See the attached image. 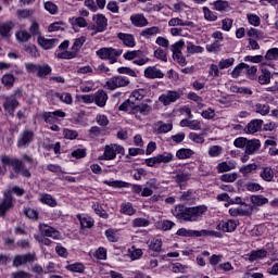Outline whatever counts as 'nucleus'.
Listing matches in <instances>:
<instances>
[{
	"label": "nucleus",
	"instance_id": "obj_1",
	"mask_svg": "<svg viewBox=\"0 0 278 278\" xmlns=\"http://www.w3.org/2000/svg\"><path fill=\"white\" fill-rule=\"evenodd\" d=\"M207 212V206L199 205L193 207H188L185 205H176L172 210L173 216L178 220H185V223H197L203 218V215Z\"/></svg>",
	"mask_w": 278,
	"mask_h": 278
},
{
	"label": "nucleus",
	"instance_id": "obj_2",
	"mask_svg": "<svg viewBox=\"0 0 278 278\" xmlns=\"http://www.w3.org/2000/svg\"><path fill=\"white\" fill-rule=\"evenodd\" d=\"M0 160L4 166H12L14 173L22 175V177H31V173H29V169L25 168L23 161L18 159H12L8 155L0 156Z\"/></svg>",
	"mask_w": 278,
	"mask_h": 278
},
{
	"label": "nucleus",
	"instance_id": "obj_3",
	"mask_svg": "<svg viewBox=\"0 0 278 278\" xmlns=\"http://www.w3.org/2000/svg\"><path fill=\"white\" fill-rule=\"evenodd\" d=\"M96 55H98L100 60H109L110 64H116L118 58L123 55V49L101 48L96 52Z\"/></svg>",
	"mask_w": 278,
	"mask_h": 278
},
{
	"label": "nucleus",
	"instance_id": "obj_4",
	"mask_svg": "<svg viewBox=\"0 0 278 278\" xmlns=\"http://www.w3.org/2000/svg\"><path fill=\"white\" fill-rule=\"evenodd\" d=\"M124 60H127L131 62L132 64H136L137 66H144V64H149L150 60L147 55H144V52L142 50H131L127 51L123 54Z\"/></svg>",
	"mask_w": 278,
	"mask_h": 278
},
{
	"label": "nucleus",
	"instance_id": "obj_5",
	"mask_svg": "<svg viewBox=\"0 0 278 278\" xmlns=\"http://www.w3.org/2000/svg\"><path fill=\"white\" fill-rule=\"evenodd\" d=\"M86 42V37L81 36L77 39H75L73 46H72V51L71 52H65V53H58V58H62L63 60H73V58H76L77 52L81 47H84V43Z\"/></svg>",
	"mask_w": 278,
	"mask_h": 278
},
{
	"label": "nucleus",
	"instance_id": "obj_6",
	"mask_svg": "<svg viewBox=\"0 0 278 278\" xmlns=\"http://www.w3.org/2000/svg\"><path fill=\"white\" fill-rule=\"evenodd\" d=\"M177 236H181L182 238H202L203 236H214V231L210 230H190L186 228H180L177 230Z\"/></svg>",
	"mask_w": 278,
	"mask_h": 278
},
{
	"label": "nucleus",
	"instance_id": "obj_7",
	"mask_svg": "<svg viewBox=\"0 0 278 278\" xmlns=\"http://www.w3.org/2000/svg\"><path fill=\"white\" fill-rule=\"evenodd\" d=\"M181 94L182 93L179 90H168L159 97V101L165 106L170 105V103H176V101H179V99H181Z\"/></svg>",
	"mask_w": 278,
	"mask_h": 278
},
{
	"label": "nucleus",
	"instance_id": "obj_8",
	"mask_svg": "<svg viewBox=\"0 0 278 278\" xmlns=\"http://www.w3.org/2000/svg\"><path fill=\"white\" fill-rule=\"evenodd\" d=\"M130 84L129 78L125 76H113L106 81L108 90H116V88H125Z\"/></svg>",
	"mask_w": 278,
	"mask_h": 278
},
{
	"label": "nucleus",
	"instance_id": "obj_9",
	"mask_svg": "<svg viewBox=\"0 0 278 278\" xmlns=\"http://www.w3.org/2000/svg\"><path fill=\"white\" fill-rule=\"evenodd\" d=\"M14 207V198L12 197V191H4L3 198L0 202V216H5V212Z\"/></svg>",
	"mask_w": 278,
	"mask_h": 278
},
{
	"label": "nucleus",
	"instance_id": "obj_10",
	"mask_svg": "<svg viewBox=\"0 0 278 278\" xmlns=\"http://www.w3.org/2000/svg\"><path fill=\"white\" fill-rule=\"evenodd\" d=\"M39 231L41 236H46V238H53V240H62V233H60V231L55 230V228L47 224H40Z\"/></svg>",
	"mask_w": 278,
	"mask_h": 278
},
{
	"label": "nucleus",
	"instance_id": "obj_11",
	"mask_svg": "<svg viewBox=\"0 0 278 278\" xmlns=\"http://www.w3.org/2000/svg\"><path fill=\"white\" fill-rule=\"evenodd\" d=\"M34 141V131L31 130H24L20 134L17 139V147L18 149H25L31 144Z\"/></svg>",
	"mask_w": 278,
	"mask_h": 278
},
{
	"label": "nucleus",
	"instance_id": "obj_12",
	"mask_svg": "<svg viewBox=\"0 0 278 278\" xmlns=\"http://www.w3.org/2000/svg\"><path fill=\"white\" fill-rule=\"evenodd\" d=\"M130 23L132 27H147L149 25V20L142 13H135L130 15Z\"/></svg>",
	"mask_w": 278,
	"mask_h": 278
},
{
	"label": "nucleus",
	"instance_id": "obj_13",
	"mask_svg": "<svg viewBox=\"0 0 278 278\" xmlns=\"http://www.w3.org/2000/svg\"><path fill=\"white\" fill-rule=\"evenodd\" d=\"M92 21L97 27V31H101L103 34V31L108 29V17H105V15L101 13L93 14Z\"/></svg>",
	"mask_w": 278,
	"mask_h": 278
},
{
	"label": "nucleus",
	"instance_id": "obj_14",
	"mask_svg": "<svg viewBox=\"0 0 278 278\" xmlns=\"http://www.w3.org/2000/svg\"><path fill=\"white\" fill-rule=\"evenodd\" d=\"M30 262H36V254L34 253H28L25 255H17L13 260V266L15 268H18V266H23V264H27Z\"/></svg>",
	"mask_w": 278,
	"mask_h": 278
},
{
	"label": "nucleus",
	"instance_id": "obj_15",
	"mask_svg": "<svg viewBox=\"0 0 278 278\" xmlns=\"http://www.w3.org/2000/svg\"><path fill=\"white\" fill-rule=\"evenodd\" d=\"M143 75L147 79H163L164 73H162V70L155 67V66H148L143 71Z\"/></svg>",
	"mask_w": 278,
	"mask_h": 278
},
{
	"label": "nucleus",
	"instance_id": "obj_16",
	"mask_svg": "<svg viewBox=\"0 0 278 278\" xmlns=\"http://www.w3.org/2000/svg\"><path fill=\"white\" fill-rule=\"evenodd\" d=\"M263 125H264V121H262V119H252L244 127L243 131L245 134H257V131H260V129H262Z\"/></svg>",
	"mask_w": 278,
	"mask_h": 278
},
{
	"label": "nucleus",
	"instance_id": "obj_17",
	"mask_svg": "<svg viewBox=\"0 0 278 278\" xmlns=\"http://www.w3.org/2000/svg\"><path fill=\"white\" fill-rule=\"evenodd\" d=\"M237 227H238V222L228 219L226 222L219 223V225L217 226V229H219V231H224L225 233H231L236 231Z\"/></svg>",
	"mask_w": 278,
	"mask_h": 278
},
{
	"label": "nucleus",
	"instance_id": "obj_18",
	"mask_svg": "<svg viewBox=\"0 0 278 278\" xmlns=\"http://www.w3.org/2000/svg\"><path fill=\"white\" fill-rule=\"evenodd\" d=\"M93 103H96L98 108H105L108 103V92L98 90L93 93Z\"/></svg>",
	"mask_w": 278,
	"mask_h": 278
},
{
	"label": "nucleus",
	"instance_id": "obj_19",
	"mask_svg": "<svg viewBox=\"0 0 278 278\" xmlns=\"http://www.w3.org/2000/svg\"><path fill=\"white\" fill-rule=\"evenodd\" d=\"M117 38L122 40L125 47H129L130 49H134V47H136V37H134V35L131 34L118 33Z\"/></svg>",
	"mask_w": 278,
	"mask_h": 278
},
{
	"label": "nucleus",
	"instance_id": "obj_20",
	"mask_svg": "<svg viewBox=\"0 0 278 278\" xmlns=\"http://www.w3.org/2000/svg\"><path fill=\"white\" fill-rule=\"evenodd\" d=\"M260 147H262V143L258 139H252L248 140V143L245 144V155H253L256 151H260Z\"/></svg>",
	"mask_w": 278,
	"mask_h": 278
},
{
	"label": "nucleus",
	"instance_id": "obj_21",
	"mask_svg": "<svg viewBox=\"0 0 278 278\" xmlns=\"http://www.w3.org/2000/svg\"><path fill=\"white\" fill-rule=\"evenodd\" d=\"M37 42L39 46H41L42 49L46 50L53 49V47H58V45H60L58 39H48L45 37H38Z\"/></svg>",
	"mask_w": 278,
	"mask_h": 278
},
{
	"label": "nucleus",
	"instance_id": "obj_22",
	"mask_svg": "<svg viewBox=\"0 0 278 278\" xmlns=\"http://www.w3.org/2000/svg\"><path fill=\"white\" fill-rule=\"evenodd\" d=\"M169 27H194V23L190 21H184L179 17H173L168 21Z\"/></svg>",
	"mask_w": 278,
	"mask_h": 278
},
{
	"label": "nucleus",
	"instance_id": "obj_23",
	"mask_svg": "<svg viewBox=\"0 0 278 278\" xmlns=\"http://www.w3.org/2000/svg\"><path fill=\"white\" fill-rule=\"evenodd\" d=\"M3 108H4L5 112H8L11 116H14V110H16V108H18V100H16V98H14V97L9 98L3 103Z\"/></svg>",
	"mask_w": 278,
	"mask_h": 278
},
{
	"label": "nucleus",
	"instance_id": "obj_24",
	"mask_svg": "<svg viewBox=\"0 0 278 278\" xmlns=\"http://www.w3.org/2000/svg\"><path fill=\"white\" fill-rule=\"evenodd\" d=\"M260 177L263 181H273L275 179V172L269 166H264L261 168Z\"/></svg>",
	"mask_w": 278,
	"mask_h": 278
},
{
	"label": "nucleus",
	"instance_id": "obj_25",
	"mask_svg": "<svg viewBox=\"0 0 278 278\" xmlns=\"http://www.w3.org/2000/svg\"><path fill=\"white\" fill-rule=\"evenodd\" d=\"M14 29V22H7V23H1L0 24V36L2 38H10L12 31Z\"/></svg>",
	"mask_w": 278,
	"mask_h": 278
},
{
	"label": "nucleus",
	"instance_id": "obj_26",
	"mask_svg": "<svg viewBox=\"0 0 278 278\" xmlns=\"http://www.w3.org/2000/svg\"><path fill=\"white\" fill-rule=\"evenodd\" d=\"M218 173H229V170H236V162L224 161L217 165Z\"/></svg>",
	"mask_w": 278,
	"mask_h": 278
},
{
	"label": "nucleus",
	"instance_id": "obj_27",
	"mask_svg": "<svg viewBox=\"0 0 278 278\" xmlns=\"http://www.w3.org/2000/svg\"><path fill=\"white\" fill-rule=\"evenodd\" d=\"M152 110H153V108H151V105L143 103V104L135 105L132 113L141 114L142 116H149V114H151Z\"/></svg>",
	"mask_w": 278,
	"mask_h": 278
},
{
	"label": "nucleus",
	"instance_id": "obj_28",
	"mask_svg": "<svg viewBox=\"0 0 278 278\" xmlns=\"http://www.w3.org/2000/svg\"><path fill=\"white\" fill-rule=\"evenodd\" d=\"M157 134H168V131H173V123H164L159 121L155 123Z\"/></svg>",
	"mask_w": 278,
	"mask_h": 278
},
{
	"label": "nucleus",
	"instance_id": "obj_29",
	"mask_svg": "<svg viewBox=\"0 0 278 278\" xmlns=\"http://www.w3.org/2000/svg\"><path fill=\"white\" fill-rule=\"evenodd\" d=\"M146 97H147L146 89H137L131 92L129 99L136 105L137 101H142Z\"/></svg>",
	"mask_w": 278,
	"mask_h": 278
},
{
	"label": "nucleus",
	"instance_id": "obj_30",
	"mask_svg": "<svg viewBox=\"0 0 278 278\" xmlns=\"http://www.w3.org/2000/svg\"><path fill=\"white\" fill-rule=\"evenodd\" d=\"M266 255H268V252L266 250L252 251L249 254V262H255L256 260H264Z\"/></svg>",
	"mask_w": 278,
	"mask_h": 278
},
{
	"label": "nucleus",
	"instance_id": "obj_31",
	"mask_svg": "<svg viewBox=\"0 0 278 278\" xmlns=\"http://www.w3.org/2000/svg\"><path fill=\"white\" fill-rule=\"evenodd\" d=\"M15 38L17 42H28L31 39V34L26 29H21L15 33Z\"/></svg>",
	"mask_w": 278,
	"mask_h": 278
},
{
	"label": "nucleus",
	"instance_id": "obj_32",
	"mask_svg": "<svg viewBox=\"0 0 278 278\" xmlns=\"http://www.w3.org/2000/svg\"><path fill=\"white\" fill-rule=\"evenodd\" d=\"M193 155L194 151H192V149L181 148L176 152V157H178V160H188Z\"/></svg>",
	"mask_w": 278,
	"mask_h": 278
},
{
	"label": "nucleus",
	"instance_id": "obj_33",
	"mask_svg": "<svg viewBox=\"0 0 278 278\" xmlns=\"http://www.w3.org/2000/svg\"><path fill=\"white\" fill-rule=\"evenodd\" d=\"M250 199L251 203L256 205V207H262V205H266L268 203V198H265L262 194L252 195Z\"/></svg>",
	"mask_w": 278,
	"mask_h": 278
},
{
	"label": "nucleus",
	"instance_id": "obj_34",
	"mask_svg": "<svg viewBox=\"0 0 278 278\" xmlns=\"http://www.w3.org/2000/svg\"><path fill=\"white\" fill-rule=\"evenodd\" d=\"M254 112H256V114H261V116H267V114L270 113V105L256 103L254 105Z\"/></svg>",
	"mask_w": 278,
	"mask_h": 278
},
{
	"label": "nucleus",
	"instance_id": "obj_35",
	"mask_svg": "<svg viewBox=\"0 0 278 278\" xmlns=\"http://www.w3.org/2000/svg\"><path fill=\"white\" fill-rule=\"evenodd\" d=\"M156 160L159 164H168V162H173V160H175V155L170 152H164L163 154H157Z\"/></svg>",
	"mask_w": 278,
	"mask_h": 278
},
{
	"label": "nucleus",
	"instance_id": "obj_36",
	"mask_svg": "<svg viewBox=\"0 0 278 278\" xmlns=\"http://www.w3.org/2000/svg\"><path fill=\"white\" fill-rule=\"evenodd\" d=\"M92 210L96 212V214L98 216H100V218H109L110 215L108 214V212H105V210H103V206H101V204H99V202H93L92 203Z\"/></svg>",
	"mask_w": 278,
	"mask_h": 278
},
{
	"label": "nucleus",
	"instance_id": "obj_37",
	"mask_svg": "<svg viewBox=\"0 0 278 278\" xmlns=\"http://www.w3.org/2000/svg\"><path fill=\"white\" fill-rule=\"evenodd\" d=\"M54 97H56V99H60V101H62V103H65L66 105H71L73 103V96L68 92H56Z\"/></svg>",
	"mask_w": 278,
	"mask_h": 278
},
{
	"label": "nucleus",
	"instance_id": "obj_38",
	"mask_svg": "<svg viewBox=\"0 0 278 278\" xmlns=\"http://www.w3.org/2000/svg\"><path fill=\"white\" fill-rule=\"evenodd\" d=\"M270 72L268 70H263L262 74L258 76V84H261V86H266L270 84Z\"/></svg>",
	"mask_w": 278,
	"mask_h": 278
},
{
	"label": "nucleus",
	"instance_id": "obj_39",
	"mask_svg": "<svg viewBox=\"0 0 278 278\" xmlns=\"http://www.w3.org/2000/svg\"><path fill=\"white\" fill-rule=\"evenodd\" d=\"M160 31V27L152 26L150 28H146L140 33V36L142 38H151V36H157V33Z\"/></svg>",
	"mask_w": 278,
	"mask_h": 278
},
{
	"label": "nucleus",
	"instance_id": "obj_40",
	"mask_svg": "<svg viewBox=\"0 0 278 278\" xmlns=\"http://www.w3.org/2000/svg\"><path fill=\"white\" fill-rule=\"evenodd\" d=\"M77 218L83 229H90L94 225V220H92L90 217H83L81 215H77Z\"/></svg>",
	"mask_w": 278,
	"mask_h": 278
},
{
	"label": "nucleus",
	"instance_id": "obj_41",
	"mask_svg": "<svg viewBox=\"0 0 278 278\" xmlns=\"http://www.w3.org/2000/svg\"><path fill=\"white\" fill-rule=\"evenodd\" d=\"M254 170H257V164L251 163V164L242 166L239 169V173H241V175H243V177H247V175H251V173H253Z\"/></svg>",
	"mask_w": 278,
	"mask_h": 278
},
{
	"label": "nucleus",
	"instance_id": "obj_42",
	"mask_svg": "<svg viewBox=\"0 0 278 278\" xmlns=\"http://www.w3.org/2000/svg\"><path fill=\"white\" fill-rule=\"evenodd\" d=\"M116 157V150L113 147L106 146L104 148L103 156L100 160H114Z\"/></svg>",
	"mask_w": 278,
	"mask_h": 278
},
{
	"label": "nucleus",
	"instance_id": "obj_43",
	"mask_svg": "<svg viewBox=\"0 0 278 278\" xmlns=\"http://www.w3.org/2000/svg\"><path fill=\"white\" fill-rule=\"evenodd\" d=\"M235 62H236V59L233 58L222 59L218 63L219 71H225V68H231Z\"/></svg>",
	"mask_w": 278,
	"mask_h": 278
},
{
	"label": "nucleus",
	"instance_id": "obj_44",
	"mask_svg": "<svg viewBox=\"0 0 278 278\" xmlns=\"http://www.w3.org/2000/svg\"><path fill=\"white\" fill-rule=\"evenodd\" d=\"M240 177L238 173H230V174H224L220 176V181H224V184H233Z\"/></svg>",
	"mask_w": 278,
	"mask_h": 278
},
{
	"label": "nucleus",
	"instance_id": "obj_45",
	"mask_svg": "<svg viewBox=\"0 0 278 278\" xmlns=\"http://www.w3.org/2000/svg\"><path fill=\"white\" fill-rule=\"evenodd\" d=\"M70 23L73 25V27H88V22L86 18L79 16L70 18Z\"/></svg>",
	"mask_w": 278,
	"mask_h": 278
},
{
	"label": "nucleus",
	"instance_id": "obj_46",
	"mask_svg": "<svg viewBox=\"0 0 278 278\" xmlns=\"http://www.w3.org/2000/svg\"><path fill=\"white\" fill-rule=\"evenodd\" d=\"M50 73H51V66H49L47 64H45V65L39 64L36 75H37V77L42 78V77H46L47 75H49Z\"/></svg>",
	"mask_w": 278,
	"mask_h": 278
},
{
	"label": "nucleus",
	"instance_id": "obj_47",
	"mask_svg": "<svg viewBox=\"0 0 278 278\" xmlns=\"http://www.w3.org/2000/svg\"><path fill=\"white\" fill-rule=\"evenodd\" d=\"M231 92H236L237 94H253V91L247 87H238L236 85H232L230 87Z\"/></svg>",
	"mask_w": 278,
	"mask_h": 278
},
{
	"label": "nucleus",
	"instance_id": "obj_48",
	"mask_svg": "<svg viewBox=\"0 0 278 278\" xmlns=\"http://www.w3.org/2000/svg\"><path fill=\"white\" fill-rule=\"evenodd\" d=\"M244 68H249V65L247 63H240L238 64L231 72V77L233 79H238V76L241 75L242 71H244Z\"/></svg>",
	"mask_w": 278,
	"mask_h": 278
},
{
	"label": "nucleus",
	"instance_id": "obj_49",
	"mask_svg": "<svg viewBox=\"0 0 278 278\" xmlns=\"http://www.w3.org/2000/svg\"><path fill=\"white\" fill-rule=\"evenodd\" d=\"M214 9L217 10V12H225L226 10H229V2L217 0L213 3Z\"/></svg>",
	"mask_w": 278,
	"mask_h": 278
},
{
	"label": "nucleus",
	"instance_id": "obj_50",
	"mask_svg": "<svg viewBox=\"0 0 278 278\" xmlns=\"http://www.w3.org/2000/svg\"><path fill=\"white\" fill-rule=\"evenodd\" d=\"M41 203H45L46 205H50V207H55L58 205V202L51 197V194H42L40 197Z\"/></svg>",
	"mask_w": 278,
	"mask_h": 278
},
{
	"label": "nucleus",
	"instance_id": "obj_51",
	"mask_svg": "<svg viewBox=\"0 0 278 278\" xmlns=\"http://www.w3.org/2000/svg\"><path fill=\"white\" fill-rule=\"evenodd\" d=\"M121 213L126 214L127 216H134V214H136V211L134 210L131 203L128 202L122 205Z\"/></svg>",
	"mask_w": 278,
	"mask_h": 278
},
{
	"label": "nucleus",
	"instance_id": "obj_52",
	"mask_svg": "<svg viewBox=\"0 0 278 278\" xmlns=\"http://www.w3.org/2000/svg\"><path fill=\"white\" fill-rule=\"evenodd\" d=\"M187 53L194 54V53H203V47L195 46L192 42L187 43Z\"/></svg>",
	"mask_w": 278,
	"mask_h": 278
},
{
	"label": "nucleus",
	"instance_id": "obj_53",
	"mask_svg": "<svg viewBox=\"0 0 278 278\" xmlns=\"http://www.w3.org/2000/svg\"><path fill=\"white\" fill-rule=\"evenodd\" d=\"M150 251H154V253H160L162 251V240L153 239L149 244Z\"/></svg>",
	"mask_w": 278,
	"mask_h": 278
},
{
	"label": "nucleus",
	"instance_id": "obj_54",
	"mask_svg": "<svg viewBox=\"0 0 278 278\" xmlns=\"http://www.w3.org/2000/svg\"><path fill=\"white\" fill-rule=\"evenodd\" d=\"M186 42L184 40H179L170 46V51L173 55L177 53H181V49H184Z\"/></svg>",
	"mask_w": 278,
	"mask_h": 278
},
{
	"label": "nucleus",
	"instance_id": "obj_55",
	"mask_svg": "<svg viewBox=\"0 0 278 278\" xmlns=\"http://www.w3.org/2000/svg\"><path fill=\"white\" fill-rule=\"evenodd\" d=\"M244 188L248 190V192H260V190H264V188H262V186L257 182H247Z\"/></svg>",
	"mask_w": 278,
	"mask_h": 278
},
{
	"label": "nucleus",
	"instance_id": "obj_56",
	"mask_svg": "<svg viewBox=\"0 0 278 278\" xmlns=\"http://www.w3.org/2000/svg\"><path fill=\"white\" fill-rule=\"evenodd\" d=\"M151 222L147 218L138 217L132 220V227H149Z\"/></svg>",
	"mask_w": 278,
	"mask_h": 278
},
{
	"label": "nucleus",
	"instance_id": "obj_57",
	"mask_svg": "<svg viewBox=\"0 0 278 278\" xmlns=\"http://www.w3.org/2000/svg\"><path fill=\"white\" fill-rule=\"evenodd\" d=\"M202 118H205L206 121H212L216 117V111L212 108H208L201 113Z\"/></svg>",
	"mask_w": 278,
	"mask_h": 278
},
{
	"label": "nucleus",
	"instance_id": "obj_58",
	"mask_svg": "<svg viewBox=\"0 0 278 278\" xmlns=\"http://www.w3.org/2000/svg\"><path fill=\"white\" fill-rule=\"evenodd\" d=\"M223 154V147L220 146H213L208 149L210 157H218V155Z\"/></svg>",
	"mask_w": 278,
	"mask_h": 278
},
{
	"label": "nucleus",
	"instance_id": "obj_59",
	"mask_svg": "<svg viewBox=\"0 0 278 278\" xmlns=\"http://www.w3.org/2000/svg\"><path fill=\"white\" fill-rule=\"evenodd\" d=\"M85 266L81 263H74L67 266V270L71 273H84Z\"/></svg>",
	"mask_w": 278,
	"mask_h": 278
},
{
	"label": "nucleus",
	"instance_id": "obj_60",
	"mask_svg": "<svg viewBox=\"0 0 278 278\" xmlns=\"http://www.w3.org/2000/svg\"><path fill=\"white\" fill-rule=\"evenodd\" d=\"M14 75L12 74H5L2 76V84L3 86H9V88H12V86H14Z\"/></svg>",
	"mask_w": 278,
	"mask_h": 278
},
{
	"label": "nucleus",
	"instance_id": "obj_61",
	"mask_svg": "<svg viewBox=\"0 0 278 278\" xmlns=\"http://www.w3.org/2000/svg\"><path fill=\"white\" fill-rule=\"evenodd\" d=\"M189 140H191V142H194L195 144H203V142H205V138L197 132H190Z\"/></svg>",
	"mask_w": 278,
	"mask_h": 278
},
{
	"label": "nucleus",
	"instance_id": "obj_62",
	"mask_svg": "<svg viewBox=\"0 0 278 278\" xmlns=\"http://www.w3.org/2000/svg\"><path fill=\"white\" fill-rule=\"evenodd\" d=\"M265 60H278V48H271L269 49L265 54Z\"/></svg>",
	"mask_w": 278,
	"mask_h": 278
},
{
	"label": "nucleus",
	"instance_id": "obj_63",
	"mask_svg": "<svg viewBox=\"0 0 278 278\" xmlns=\"http://www.w3.org/2000/svg\"><path fill=\"white\" fill-rule=\"evenodd\" d=\"M45 10L50 14H58V5L51 1L45 3Z\"/></svg>",
	"mask_w": 278,
	"mask_h": 278
},
{
	"label": "nucleus",
	"instance_id": "obj_64",
	"mask_svg": "<svg viewBox=\"0 0 278 278\" xmlns=\"http://www.w3.org/2000/svg\"><path fill=\"white\" fill-rule=\"evenodd\" d=\"M11 278H31V274L27 273V271H15L13 274H11Z\"/></svg>",
	"mask_w": 278,
	"mask_h": 278
}]
</instances>
